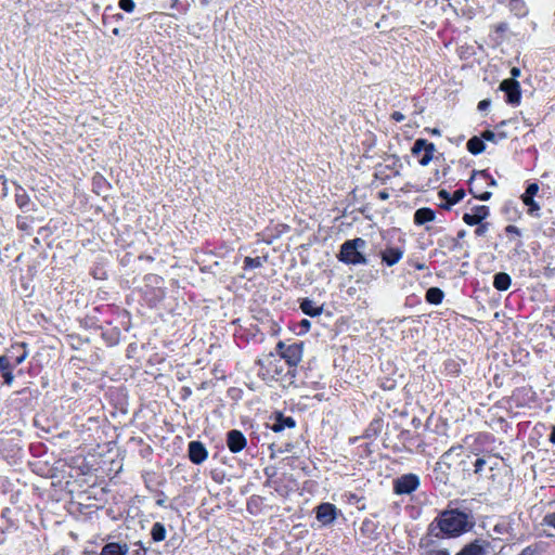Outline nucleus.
Listing matches in <instances>:
<instances>
[{
	"label": "nucleus",
	"instance_id": "obj_1",
	"mask_svg": "<svg viewBox=\"0 0 555 555\" xmlns=\"http://www.w3.org/2000/svg\"><path fill=\"white\" fill-rule=\"evenodd\" d=\"M472 456L464 450L462 443L450 447L439 457L434 468L435 478L439 483L449 482L450 470L461 474L463 478L472 476Z\"/></svg>",
	"mask_w": 555,
	"mask_h": 555
},
{
	"label": "nucleus",
	"instance_id": "obj_2",
	"mask_svg": "<svg viewBox=\"0 0 555 555\" xmlns=\"http://www.w3.org/2000/svg\"><path fill=\"white\" fill-rule=\"evenodd\" d=\"M467 513L459 509H444L429 525V532L436 538H457L473 528Z\"/></svg>",
	"mask_w": 555,
	"mask_h": 555
},
{
	"label": "nucleus",
	"instance_id": "obj_3",
	"mask_svg": "<svg viewBox=\"0 0 555 555\" xmlns=\"http://www.w3.org/2000/svg\"><path fill=\"white\" fill-rule=\"evenodd\" d=\"M367 280H344L339 283L336 292L337 298L341 300V305L366 307V296L369 294Z\"/></svg>",
	"mask_w": 555,
	"mask_h": 555
},
{
	"label": "nucleus",
	"instance_id": "obj_4",
	"mask_svg": "<svg viewBox=\"0 0 555 555\" xmlns=\"http://www.w3.org/2000/svg\"><path fill=\"white\" fill-rule=\"evenodd\" d=\"M256 365L258 366L257 376L266 383L278 382L285 376L284 362L276 352L263 354L256 361Z\"/></svg>",
	"mask_w": 555,
	"mask_h": 555
},
{
	"label": "nucleus",
	"instance_id": "obj_5",
	"mask_svg": "<svg viewBox=\"0 0 555 555\" xmlns=\"http://www.w3.org/2000/svg\"><path fill=\"white\" fill-rule=\"evenodd\" d=\"M264 475L267 477L264 487L273 489L282 498H287L296 490L297 482L287 473L278 474L274 467H266Z\"/></svg>",
	"mask_w": 555,
	"mask_h": 555
},
{
	"label": "nucleus",
	"instance_id": "obj_6",
	"mask_svg": "<svg viewBox=\"0 0 555 555\" xmlns=\"http://www.w3.org/2000/svg\"><path fill=\"white\" fill-rule=\"evenodd\" d=\"M366 247V242L363 238H354L345 242L340 248V260L347 263H365L363 251Z\"/></svg>",
	"mask_w": 555,
	"mask_h": 555
},
{
	"label": "nucleus",
	"instance_id": "obj_7",
	"mask_svg": "<svg viewBox=\"0 0 555 555\" xmlns=\"http://www.w3.org/2000/svg\"><path fill=\"white\" fill-rule=\"evenodd\" d=\"M275 351L281 356L284 365L286 364L288 369H295L302 359L304 344L293 343L286 345L284 341L280 340L275 346Z\"/></svg>",
	"mask_w": 555,
	"mask_h": 555
},
{
	"label": "nucleus",
	"instance_id": "obj_8",
	"mask_svg": "<svg viewBox=\"0 0 555 555\" xmlns=\"http://www.w3.org/2000/svg\"><path fill=\"white\" fill-rule=\"evenodd\" d=\"M421 481L416 474H404L393 480V492L398 495L411 494L417 490Z\"/></svg>",
	"mask_w": 555,
	"mask_h": 555
},
{
	"label": "nucleus",
	"instance_id": "obj_9",
	"mask_svg": "<svg viewBox=\"0 0 555 555\" xmlns=\"http://www.w3.org/2000/svg\"><path fill=\"white\" fill-rule=\"evenodd\" d=\"M113 312V308L109 305H102L93 309V311L85 317V324L93 328H103L104 324H111L112 321L102 318L103 315Z\"/></svg>",
	"mask_w": 555,
	"mask_h": 555
},
{
	"label": "nucleus",
	"instance_id": "obj_10",
	"mask_svg": "<svg viewBox=\"0 0 555 555\" xmlns=\"http://www.w3.org/2000/svg\"><path fill=\"white\" fill-rule=\"evenodd\" d=\"M435 151V144L425 139H417L412 147V153L414 155L422 154V157L420 158V164L422 166H427L431 162Z\"/></svg>",
	"mask_w": 555,
	"mask_h": 555
},
{
	"label": "nucleus",
	"instance_id": "obj_11",
	"mask_svg": "<svg viewBox=\"0 0 555 555\" xmlns=\"http://www.w3.org/2000/svg\"><path fill=\"white\" fill-rule=\"evenodd\" d=\"M2 357H7L8 361L15 366L22 364L28 357L27 344L24 341L12 344Z\"/></svg>",
	"mask_w": 555,
	"mask_h": 555
},
{
	"label": "nucleus",
	"instance_id": "obj_12",
	"mask_svg": "<svg viewBox=\"0 0 555 555\" xmlns=\"http://www.w3.org/2000/svg\"><path fill=\"white\" fill-rule=\"evenodd\" d=\"M227 447L232 453L243 451L247 446L245 435L238 429H231L227 433Z\"/></svg>",
	"mask_w": 555,
	"mask_h": 555
},
{
	"label": "nucleus",
	"instance_id": "obj_13",
	"mask_svg": "<svg viewBox=\"0 0 555 555\" xmlns=\"http://www.w3.org/2000/svg\"><path fill=\"white\" fill-rule=\"evenodd\" d=\"M315 517L323 526H328L337 518V507L332 503H321L315 508Z\"/></svg>",
	"mask_w": 555,
	"mask_h": 555
},
{
	"label": "nucleus",
	"instance_id": "obj_14",
	"mask_svg": "<svg viewBox=\"0 0 555 555\" xmlns=\"http://www.w3.org/2000/svg\"><path fill=\"white\" fill-rule=\"evenodd\" d=\"M500 90L506 93L508 103L519 104L521 98L520 86L516 79H504L500 85Z\"/></svg>",
	"mask_w": 555,
	"mask_h": 555
},
{
	"label": "nucleus",
	"instance_id": "obj_15",
	"mask_svg": "<svg viewBox=\"0 0 555 555\" xmlns=\"http://www.w3.org/2000/svg\"><path fill=\"white\" fill-rule=\"evenodd\" d=\"M189 459L193 464L199 465L208 457V451L201 441H191L188 447Z\"/></svg>",
	"mask_w": 555,
	"mask_h": 555
},
{
	"label": "nucleus",
	"instance_id": "obj_16",
	"mask_svg": "<svg viewBox=\"0 0 555 555\" xmlns=\"http://www.w3.org/2000/svg\"><path fill=\"white\" fill-rule=\"evenodd\" d=\"M465 361L460 358H449L442 363V373L447 377L456 378L462 374V367Z\"/></svg>",
	"mask_w": 555,
	"mask_h": 555
},
{
	"label": "nucleus",
	"instance_id": "obj_17",
	"mask_svg": "<svg viewBox=\"0 0 555 555\" xmlns=\"http://www.w3.org/2000/svg\"><path fill=\"white\" fill-rule=\"evenodd\" d=\"M296 427V421L292 416H285L282 412H275L270 428L274 433H281L285 428Z\"/></svg>",
	"mask_w": 555,
	"mask_h": 555
},
{
	"label": "nucleus",
	"instance_id": "obj_18",
	"mask_svg": "<svg viewBox=\"0 0 555 555\" xmlns=\"http://www.w3.org/2000/svg\"><path fill=\"white\" fill-rule=\"evenodd\" d=\"M489 214V209L487 206H477L474 208L473 212L465 214L463 219L469 225H475L480 223Z\"/></svg>",
	"mask_w": 555,
	"mask_h": 555
},
{
	"label": "nucleus",
	"instance_id": "obj_19",
	"mask_svg": "<svg viewBox=\"0 0 555 555\" xmlns=\"http://www.w3.org/2000/svg\"><path fill=\"white\" fill-rule=\"evenodd\" d=\"M380 255L383 262L387 266H393L402 258L403 250L399 247L387 246Z\"/></svg>",
	"mask_w": 555,
	"mask_h": 555
},
{
	"label": "nucleus",
	"instance_id": "obj_20",
	"mask_svg": "<svg viewBox=\"0 0 555 555\" xmlns=\"http://www.w3.org/2000/svg\"><path fill=\"white\" fill-rule=\"evenodd\" d=\"M438 196L447 202L444 205H442V208L449 209L452 205L457 204L464 198L465 192L464 190H456L451 195L447 190H440L438 192Z\"/></svg>",
	"mask_w": 555,
	"mask_h": 555
},
{
	"label": "nucleus",
	"instance_id": "obj_21",
	"mask_svg": "<svg viewBox=\"0 0 555 555\" xmlns=\"http://www.w3.org/2000/svg\"><path fill=\"white\" fill-rule=\"evenodd\" d=\"M14 367H15V365H13V363L8 361L7 357L0 356V373L3 378V383L8 386H11L13 384V380H14L13 369Z\"/></svg>",
	"mask_w": 555,
	"mask_h": 555
},
{
	"label": "nucleus",
	"instance_id": "obj_22",
	"mask_svg": "<svg viewBox=\"0 0 555 555\" xmlns=\"http://www.w3.org/2000/svg\"><path fill=\"white\" fill-rule=\"evenodd\" d=\"M455 555H486V548L483 543L476 539L473 542L465 544Z\"/></svg>",
	"mask_w": 555,
	"mask_h": 555
},
{
	"label": "nucleus",
	"instance_id": "obj_23",
	"mask_svg": "<svg viewBox=\"0 0 555 555\" xmlns=\"http://www.w3.org/2000/svg\"><path fill=\"white\" fill-rule=\"evenodd\" d=\"M300 310L309 317H318L323 311V306H318L312 299L302 298L300 299Z\"/></svg>",
	"mask_w": 555,
	"mask_h": 555
},
{
	"label": "nucleus",
	"instance_id": "obj_24",
	"mask_svg": "<svg viewBox=\"0 0 555 555\" xmlns=\"http://www.w3.org/2000/svg\"><path fill=\"white\" fill-rule=\"evenodd\" d=\"M128 551L129 547L126 543L109 542L102 547L100 555H126Z\"/></svg>",
	"mask_w": 555,
	"mask_h": 555
},
{
	"label": "nucleus",
	"instance_id": "obj_25",
	"mask_svg": "<svg viewBox=\"0 0 555 555\" xmlns=\"http://www.w3.org/2000/svg\"><path fill=\"white\" fill-rule=\"evenodd\" d=\"M539 186L537 183H531L528 185L525 194L521 196L522 202L525 205L530 207V210H538L540 207L539 205L533 201V196L538 193Z\"/></svg>",
	"mask_w": 555,
	"mask_h": 555
},
{
	"label": "nucleus",
	"instance_id": "obj_26",
	"mask_svg": "<svg viewBox=\"0 0 555 555\" xmlns=\"http://www.w3.org/2000/svg\"><path fill=\"white\" fill-rule=\"evenodd\" d=\"M383 426H384V421L382 417L373 418L370 422V424L367 425V427L365 428L363 436L369 439L377 437L382 433Z\"/></svg>",
	"mask_w": 555,
	"mask_h": 555
},
{
	"label": "nucleus",
	"instance_id": "obj_27",
	"mask_svg": "<svg viewBox=\"0 0 555 555\" xmlns=\"http://www.w3.org/2000/svg\"><path fill=\"white\" fill-rule=\"evenodd\" d=\"M436 217V214L430 208H420L414 214V222L417 225L425 224L426 222L433 221Z\"/></svg>",
	"mask_w": 555,
	"mask_h": 555
},
{
	"label": "nucleus",
	"instance_id": "obj_28",
	"mask_svg": "<svg viewBox=\"0 0 555 555\" xmlns=\"http://www.w3.org/2000/svg\"><path fill=\"white\" fill-rule=\"evenodd\" d=\"M145 299L151 305H157L165 298V291L162 287H151L144 291Z\"/></svg>",
	"mask_w": 555,
	"mask_h": 555
},
{
	"label": "nucleus",
	"instance_id": "obj_29",
	"mask_svg": "<svg viewBox=\"0 0 555 555\" xmlns=\"http://www.w3.org/2000/svg\"><path fill=\"white\" fill-rule=\"evenodd\" d=\"M444 298V293L439 287H430L427 289L425 299L430 305H440Z\"/></svg>",
	"mask_w": 555,
	"mask_h": 555
},
{
	"label": "nucleus",
	"instance_id": "obj_30",
	"mask_svg": "<svg viewBox=\"0 0 555 555\" xmlns=\"http://www.w3.org/2000/svg\"><path fill=\"white\" fill-rule=\"evenodd\" d=\"M528 392L529 389L526 387L516 388L511 396V402H513L516 408L524 406L525 402H522V399L528 395Z\"/></svg>",
	"mask_w": 555,
	"mask_h": 555
},
{
	"label": "nucleus",
	"instance_id": "obj_31",
	"mask_svg": "<svg viewBox=\"0 0 555 555\" xmlns=\"http://www.w3.org/2000/svg\"><path fill=\"white\" fill-rule=\"evenodd\" d=\"M467 150L472 154H475V155L483 152L485 151L483 139L481 137L480 138L479 137H473L467 142Z\"/></svg>",
	"mask_w": 555,
	"mask_h": 555
},
{
	"label": "nucleus",
	"instance_id": "obj_32",
	"mask_svg": "<svg viewBox=\"0 0 555 555\" xmlns=\"http://www.w3.org/2000/svg\"><path fill=\"white\" fill-rule=\"evenodd\" d=\"M151 537L154 542H162L166 539V528L162 522H155L151 529Z\"/></svg>",
	"mask_w": 555,
	"mask_h": 555
},
{
	"label": "nucleus",
	"instance_id": "obj_33",
	"mask_svg": "<svg viewBox=\"0 0 555 555\" xmlns=\"http://www.w3.org/2000/svg\"><path fill=\"white\" fill-rule=\"evenodd\" d=\"M487 462L483 457H477L472 463V475H476L478 478L482 476V470L486 466Z\"/></svg>",
	"mask_w": 555,
	"mask_h": 555
},
{
	"label": "nucleus",
	"instance_id": "obj_34",
	"mask_svg": "<svg viewBox=\"0 0 555 555\" xmlns=\"http://www.w3.org/2000/svg\"><path fill=\"white\" fill-rule=\"evenodd\" d=\"M488 438H489V434H487V433H477V434H474V435H466L463 438V442L465 444H468L469 440L473 439V441L475 443H482V442L487 441Z\"/></svg>",
	"mask_w": 555,
	"mask_h": 555
},
{
	"label": "nucleus",
	"instance_id": "obj_35",
	"mask_svg": "<svg viewBox=\"0 0 555 555\" xmlns=\"http://www.w3.org/2000/svg\"><path fill=\"white\" fill-rule=\"evenodd\" d=\"M120 332L117 328L112 330L108 333H103L102 337L106 340L109 346H114L119 341Z\"/></svg>",
	"mask_w": 555,
	"mask_h": 555
},
{
	"label": "nucleus",
	"instance_id": "obj_36",
	"mask_svg": "<svg viewBox=\"0 0 555 555\" xmlns=\"http://www.w3.org/2000/svg\"><path fill=\"white\" fill-rule=\"evenodd\" d=\"M261 263H262V259L260 257H256V258L246 257L245 261H244V268L245 269L257 268V267H260Z\"/></svg>",
	"mask_w": 555,
	"mask_h": 555
},
{
	"label": "nucleus",
	"instance_id": "obj_37",
	"mask_svg": "<svg viewBox=\"0 0 555 555\" xmlns=\"http://www.w3.org/2000/svg\"><path fill=\"white\" fill-rule=\"evenodd\" d=\"M512 280H493V285L498 291H507L511 287Z\"/></svg>",
	"mask_w": 555,
	"mask_h": 555
},
{
	"label": "nucleus",
	"instance_id": "obj_38",
	"mask_svg": "<svg viewBox=\"0 0 555 555\" xmlns=\"http://www.w3.org/2000/svg\"><path fill=\"white\" fill-rule=\"evenodd\" d=\"M119 8L130 13L134 10V2L133 0H119Z\"/></svg>",
	"mask_w": 555,
	"mask_h": 555
},
{
	"label": "nucleus",
	"instance_id": "obj_39",
	"mask_svg": "<svg viewBox=\"0 0 555 555\" xmlns=\"http://www.w3.org/2000/svg\"><path fill=\"white\" fill-rule=\"evenodd\" d=\"M481 138L486 141L498 143L496 132L492 130H486L481 133Z\"/></svg>",
	"mask_w": 555,
	"mask_h": 555
},
{
	"label": "nucleus",
	"instance_id": "obj_40",
	"mask_svg": "<svg viewBox=\"0 0 555 555\" xmlns=\"http://www.w3.org/2000/svg\"><path fill=\"white\" fill-rule=\"evenodd\" d=\"M543 524L555 529V512L547 513L543 517Z\"/></svg>",
	"mask_w": 555,
	"mask_h": 555
},
{
	"label": "nucleus",
	"instance_id": "obj_41",
	"mask_svg": "<svg viewBox=\"0 0 555 555\" xmlns=\"http://www.w3.org/2000/svg\"><path fill=\"white\" fill-rule=\"evenodd\" d=\"M425 555H450V553L446 548H438V550H429L428 552H426Z\"/></svg>",
	"mask_w": 555,
	"mask_h": 555
},
{
	"label": "nucleus",
	"instance_id": "obj_42",
	"mask_svg": "<svg viewBox=\"0 0 555 555\" xmlns=\"http://www.w3.org/2000/svg\"><path fill=\"white\" fill-rule=\"evenodd\" d=\"M191 393H192V390H191L190 387H182V389H181V398L183 400L188 399L191 396Z\"/></svg>",
	"mask_w": 555,
	"mask_h": 555
},
{
	"label": "nucleus",
	"instance_id": "obj_43",
	"mask_svg": "<svg viewBox=\"0 0 555 555\" xmlns=\"http://www.w3.org/2000/svg\"><path fill=\"white\" fill-rule=\"evenodd\" d=\"M391 118L398 122L402 121L405 119V116L400 113V112H393L392 115H391Z\"/></svg>",
	"mask_w": 555,
	"mask_h": 555
},
{
	"label": "nucleus",
	"instance_id": "obj_44",
	"mask_svg": "<svg viewBox=\"0 0 555 555\" xmlns=\"http://www.w3.org/2000/svg\"><path fill=\"white\" fill-rule=\"evenodd\" d=\"M489 105H490V101H489V100H482V101H480V102H479V104H478V108H479L480 111H483V109H486Z\"/></svg>",
	"mask_w": 555,
	"mask_h": 555
},
{
	"label": "nucleus",
	"instance_id": "obj_45",
	"mask_svg": "<svg viewBox=\"0 0 555 555\" xmlns=\"http://www.w3.org/2000/svg\"><path fill=\"white\" fill-rule=\"evenodd\" d=\"M495 132H496V139H498L499 142L504 140V139H506V137H507L506 133L503 132V131L495 130Z\"/></svg>",
	"mask_w": 555,
	"mask_h": 555
},
{
	"label": "nucleus",
	"instance_id": "obj_46",
	"mask_svg": "<svg viewBox=\"0 0 555 555\" xmlns=\"http://www.w3.org/2000/svg\"><path fill=\"white\" fill-rule=\"evenodd\" d=\"M511 75L513 76V78H512V79H514L515 77L520 76V69H519L518 67H513V68L511 69Z\"/></svg>",
	"mask_w": 555,
	"mask_h": 555
},
{
	"label": "nucleus",
	"instance_id": "obj_47",
	"mask_svg": "<svg viewBox=\"0 0 555 555\" xmlns=\"http://www.w3.org/2000/svg\"><path fill=\"white\" fill-rule=\"evenodd\" d=\"M310 321L309 320H306L304 319L301 322H300V326L304 327L306 331H308L310 328Z\"/></svg>",
	"mask_w": 555,
	"mask_h": 555
},
{
	"label": "nucleus",
	"instance_id": "obj_48",
	"mask_svg": "<svg viewBox=\"0 0 555 555\" xmlns=\"http://www.w3.org/2000/svg\"><path fill=\"white\" fill-rule=\"evenodd\" d=\"M511 5H512L513 9H517L520 5H522V1L521 0H512L511 1Z\"/></svg>",
	"mask_w": 555,
	"mask_h": 555
},
{
	"label": "nucleus",
	"instance_id": "obj_49",
	"mask_svg": "<svg viewBox=\"0 0 555 555\" xmlns=\"http://www.w3.org/2000/svg\"><path fill=\"white\" fill-rule=\"evenodd\" d=\"M490 197H491V193L490 192H485V193H482V194H480L478 196V198L481 199V201H488Z\"/></svg>",
	"mask_w": 555,
	"mask_h": 555
},
{
	"label": "nucleus",
	"instance_id": "obj_50",
	"mask_svg": "<svg viewBox=\"0 0 555 555\" xmlns=\"http://www.w3.org/2000/svg\"><path fill=\"white\" fill-rule=\"evenodd\" d=\"M548 441H550L552 444H555V426L552 428L551 435H550V437H548Z\"/></svg>",
	"mask_w": 555,
	"mask_h": 555
},
{
	"label": "nucleus",
	"instance_id": "obj_51",
	"mask_svg": "<svg viewBox=\"0 0 555 555\" xmlns=\"http://www.w3.org/2000/svg\"><path fill=\"white\" fill-rule=\"evenodd\" d=\"M5 542V534L2 530H0V545L4 544Z\"/></svg>",
	"mask_w": 555,
	"mask_h": 555
},
{
	"label": "nucleus",
	"instance_id": "obj_52",
	"mask_svg": "<svg viewBox=\"0 0 555 555\" xmlns=\"http://www.w3.org/2000/svg\"><path fill=\"white\" fill-rule=\"evenodd\" d=\"M494 278L503 279V278H509V276H508V274H506L504 272H500V273L495 274Z\"/></svg>",
	"mask_w": 555,
	"mask_h": 555
},
{
	"label": "nucleus",
	"instance_id": "obj_53",
	"mask_svg": "<svg viewBox=\"0 0 555 555\" xmlns=\"http://www.w3.org/2000/svg\"><path fill=\"white\" fill-rule=\"evenodd\" d=\"M315 292H318V295L321 296L324 291H320L318 287H314L313 292L311 293V296H313Z\"/></svg>",
	"mask_w": 555,
	"mask_h": 555
},
{
	"label": "nucleus",
	"instance_id": "obj_54",
	"mask_svg": "<svg viewBox=\"0 0 555 555\" xmlns=\"http://www.w3.org/2000/svg\"><path fill=\"white\" fill-rule=\"evenodd\" d=\"M156 504H157L158 506H164V505H165V499H158V500L156 501Z\"/></svg>",
	"mask_w": 555,
	"mask_h": 555
},
{
	"label": "nucleus",
	"instance_id": "obj_55",
	"mask_svg": "<svg viewBox=\"0 0 555 555\" xmlns=\"http://www.w3.org/2000/svg\"><path fill=\"white\" fill-rule=\"evenodd\" d=\"M113 34H114V35H118V34H119L118 28H115V29L113 30Z\"/></svg>",
	"mask_w": 555,
	"mask_h": 555
},
{
	"label": "nucleus",
	"instance_id": "obj_56",
	"mask_svg": "<svg viewBox=\"0 0 555 555\" xmlns=\"http://www.w3.org/2000/svg\"><path fill=\"white\" fill-rule=\"evenodd\" d=\"M491 185H496V181L494 179L491 180L490 182Z\"/></svg>",
	"mask_w": 555,
	"mask_h": 555
},
{
	"label": "nucleus",
	"instance_id": "obj_57",
	"mask_svg": "<svg viewBox=\"0 0 555 555\" xmlns=\"http://www.w3.org/2000/svg\"><path fill=\"white\" fill-rule=\"evenodd\" d=\"M482 232H483V230H482L481 228H479V229L477 230V233H479V234H480V233H482Z\"/></svg>",
	"mask_w": 555,
	"mask_h": 555
}]
</instances>
